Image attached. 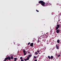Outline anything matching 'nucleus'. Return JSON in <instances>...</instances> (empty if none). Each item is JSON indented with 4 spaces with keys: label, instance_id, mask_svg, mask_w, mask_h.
<instances>
[{
    "label": "nucleus",
    "instance_id": "1",
    "mask_svg": "<svg viewBox=\"0 0 61 61\" xmlns=\"http://www.w3.org/2000/svg\"><path fill=\"white\" fill-rule=\"evenodd\" d=\"M39 4H41V5H42V6H44L45 5V6H46L47 5V3L45 5V4H46V3L45 2H44L43 1H39Z\"/></svg>",
    "mask_w": 61,
    "mask_h": 61
},
{
    "label": "nucleus",
    "instance_id": "2",
    "mask_svg": "<svg viewBox=\"0 0 61 61\" xmlns=\"http://www.w3.org/2000/svg\"><path fill=\"white\" fill-rule=\"evenodd\" d=\"M60 31H61V30H60L58 29L56 31V32L58 34V33H59V32H60Z\"/></svg>",
    "mask_w": 61,
    "mask_h": 61
},
{
    "label": "nucleus",
    "instance_id": "3",
    "mask_svg": "<svg viewBox=\"0 0 61 61\" xmlns=\"http://www.w3.org/2000/svg\"><path fill=\"white\" fill-rule=\"evenodd\" d=\"M9 57H6L5 59V60H4V61H6V60H7V59H8Z\"/></svg>",
    "mask_w": 61,
    "mask_h": 61
},
{
    "label": "nucleus",
    "instance_id": "4",
    "mask_svg": "<svg viewBox=\"0 0 61 61\" xmlns=\"http://www.w3.org/2000/svg\"><path fill=\"white\" fill-rule=\"evenodd\" d=\"M33 45H34V43H31L30 44V46H33Z\"/></svg>",
    "mask_w": 61,
    "mask_h": 61
},
{
    "label": "nucleus",
    "instance_id": "5",
    "mask_svg": "<svg viewBox=\"0 0 61 61\" xmlns=\"http://www.w3.org/2000/svg\"><path fill=\"white\" fill-rule=\"evenodd\" d=\"M56 49H59V48H58L59 47V46H58L57 44L56 45Z\"/></svg>",
    "mask_w": 61,
    "mask_h": 61
},
{
    "label": "nucleus",
    "instance_id": "6",
    "mask_svg": "<svg viewBox=\"0 0 61 61\" xmlns=\"http://www.w3.org/2000/svg\"><path fill=\"white\" fill-rule=\"evenodd\" d=\"M57 42L58 43H59V42H60V40H58L57 41Z\"/></svg>",
    "mask_w": 61,
    "mask_h": 61
},
{
    "label": "nucleus",
    "instance_id": "7",
    "mask_svg": "<svg viewBox=\"0 0 61 61\" xmlns=\"http://www.w3.org/2000/svg\"><path fill=\"white\" fill-rule=\"evenodd\" d=\"M44 41L45 42H48V40H44Z\"/></svg>",
    "mask_w": 61,
    "mask_h": 61
},
{
    "label": "nucleus",
    "instance_id": "8",
    "mask_svg": "<svg viewBox=\"0 0 61 61\" xmlns=\"http://www.w3.org/2000/svg\"><path fill=\"white\" fill-rule=\"evenodd\" d=\"M57 27H59H59H60V25L58 24H57Z\"/></svg>",
    "mask_w": 61,
    "mask_h": 61
},
{
    "label": "nucleus",
    "instance_id": "9",
    "mask_svg": "<svg viewBox=\"0 0 61 61\" xmlns=\"http://www.w3.org/2000/svg\"><path fill=\"white\" fill-rule=\"evenodd\" d=\"M40 38L41 39L42 38H43V36H42V35H41V36H40Z\"/></svg>",
    "mask_w": 61,
    "mask_h": 61
},
{
    "label": "nucleus",
    "instance_id": "10",
    "mask_svg": "<svg viewBox=\"0 0 61 61\" xmlns=\"http://www.w3.org/2000/svg\"><path fill=\"white\" fill-rule=\"evenodd\" d=\"M16 60H17V58H15L14 60V61H16Z\"/></svg>",
    "mask_w": 61,
    "mask_h": 61
},
{
    "label": "nucleus",
    "instance_id": "11",
    "mask_svg": "<svg viewBox=\"0 0 61 61\" xmlns=\"http://www.w3.org/2000/svg\"><path fill=\"white\" fill-rule=\"evenodd\" d=\"M8 57H9V58H8V60H11V58H10V57L8 56Z\"/></svg>",
    "mask_w": 61,
    "mask_h": 61
},
{
    "label": "nucleus",
    "instance_id": "12",
    "mask_svg": "<svg viewBox=\"0 0 61 61\" xmlns=\"http://www.w3.org/2000/svg\"><path fill=\"white\" fill-rule=\"evenodd\" d=\"M58 28H59L58 27H56V28L55 30H57V29H58Z\"/></svg>",
    "mask_w": 61,
    "mask_h": 61
},
{
    "label": "nucleus",
    "instance_id": "13",
    "mask_svg": "<svg viewBox=\"0 0 61 61\" xmlns=\"http://www.w3.org/2000/svg\"><path fill=\"white\" fill-rule=\"evenodd\" d=\"M23 52L24 53H26V51H25V50H24L23 51Z\"/></svg>",
    "mask_w": 61,
    "mask_h": 61
},
{
    "label": "nucleus",
    "instance_id": "14",
    "mask_svg": "<svg viewBox=\"0 0 61 61\" xmlns=\"http://www.w3.org/2000/svg\"><path fill=\"white\" fill-rule=\"evenodd\" d=\"M13 58H14L13 57V56H12L11 57V59H13Z\"/></svg>",
    "mask_w": 61,
    "mask_h": 61
},
{
    "label": "nucleus",
    "instance_id": "15",
    "mask_svg": "<svg viewBox=\"0 0 61 61\" xmlns=\"http://www.w3.org/2000/svg\"><path fill=\"white\" fill-rule=\"evenodd\" d=\"M35 54L36 55H37V54H38V53H37L36 51L35 52Z\"/></svg>",
    "mask_w": 61,
    "mask_h": 61
},
{
    "label": "nucleus",
    "instance_id": "16",
    "mask_svg": "<svg viewBox=\"0 0 61 61\" xmlns=\"http://www.w3.org/2000/svg\"><path fill=\"white\" fill-rule=\"evenodd\" d=\"M51 59H53V56H51Z\"/></svg>",
    "mask_w": 61,
    "mask_h": 61
},
{
    "label": "nucleus",
    "instance_id": "17",
    "mask_svg": "<svg viewBox=\"0 0 61 61\" xmlns=\"http://www.w3.org/2000/svg\"><path fill=\"white\" fill-rule=\"evenodd\" d=\"M48 58L49 59H50L51 58V57H50L49 56H48Z\"/></svg>",
    "mask_w": 61,
    "mask_h": 61
},
{
    "label": "nucleus",
    "instance_id": "18",
    "mask_svg": "<svg viewBox=\"0 0 61 61\" xmlns=\"http://www.w3.org/2000/svg\"><path fill=\"white\" fill-rule=\"evenodd\" d=\"M29 57H28L27 56V60H29Z\"/></svg>",
    "mask_w": 61,
    "mask_h": 61
},
{
    "label": "nucleus",
    "instance_id": "19",
    "mask_svg": "<svg viewBox=\"0 0 61 61\" xmlns=\"http://www.w3.org/2000/svg\"><path fill=\"white\" fill-rule=\"evenodd\" d=\"M24 60L25 61H27V59H24Z\"/></svg>",
    "mask_w": 61,
    "mask_h": 61
},
{
    "label": "nucleus",
    "instance_id": "20",
    "mask_svg": "<svg viewBox=\"0 0 61 61\" xmlns=\"http://www.w3.org/2000/svg\"><path fill=\"white\" fill-rule=\"evenodd\" d=\"M20 59L21 60L22 59H23V57H20Z\"/></svg>",
    "mask_w": 61,
    "mask_h": 61
},
{
    "label": "nucleus",
    "instance_id": "21",
    "mask_svg": "<svg viewBox=\"0 0 61 61\" xmlns=\"http://www.w3.org/2000/svg\"><path fill=\"white\" fill-rule=\"evenodd\" d=\"M28 57H30V55H29L28 56Z\"/></svg>",
    "mask_w": 61,
    "mask_h": 61
},
{
    "label": "nucleus",
    "instance_id": "22",
    "mask_svg": "<svg viewBox=\"0 0 61 61\" xmlns=\"http://www.w3.org/2000/svg\"><path fill=\"white\" fill-rule=\"evenodd\" d=\"M60 56V55H59L57 56L58 57H59Z\"/></svg>",
    "mask_w": 61,
    "mask_h": 61
},
{
    "label": "nucleus",
    "instance_id": "23",
    "mask_svg": "<svg viewBox=\"0 0 61 61\" xmlns=\"http://www.w3.org/2000/svg\"><path fill=\"white\" fill-rule=\"evenodd\" d=\"M24 55H26V52H25V53H24Z\"/></svg>",
    "mask_w": 61,
    "mask_h": 61
},
{
    "label": "nucleus",
    "instance_id": "24",
    "mask_svg": "<svg viewBox=\"0 0 61 61\" xmlns=\"http://www.w3.org/2000/svg\"><path fill=\"white\" fill-rule=\"evenodd\" d=\"M36 11H37V12H39V11L37 10H36Z\"/></svg>",
    "mask_w": 61,
    "mask_h": 61
},
{
    "label": "nucleus",
    "instance_id": "25",
    "mask_svg": "<svg viewBox=\"0 0 61 61\" xmlns=\"http://www.w3.org/2000/svg\"><path fill=\"white\" fill-rule=\"evenodd\" d=\"M30 42H29L28 44V45H30Z\"/></svg>",
    "mask_w": 61,
    "mask_h": 61
},
{
    "label": "nucleus",
    "instance_id": "26",
    "mask_svg": "<svg viewBox=\"0 0 61 61\" xmlns=\"http://www.w3.org/2000/svg\"><path fill=\"white\" fill-rule=\"evenodd\" d=\"M49 5H51V4L50 3H49Z\"/></svg>",
    "mask_w": 61,
    "mask_h": 61
},
{
    "label": "nucleus",
    "instance_id": "27",
    "mask_svg": "<svg viewBox=\"0 0 61 61\" xmlns=\"http://www.w3.org/2000/svg\"><path fill=\"white\" fill-rule=\"evenodd\" d=\"M39 42H40V41L39 40H38V43H39Z\"/></svg>",
    "mask_w": 61,
    "mask_h": 61
},
{
    "label": "nucleus",
    "instance_id": "28",
    "mask_svg": "<svg viewBox=\"0 0 61 61\" xmlns=\"http://www.w3.org/2000/svg\"><path fill=\"white\" fill-rule=\"evenodd\" d=\"M34 58H36V56H34Z\"/></svg>",
    "mask_w": 61,
    "mask_h": 61
},
{
    "label": "nucleus",
    "instance_id": "29",
    "mask_svg": "<svg viewBox=\"0 0 61 61\" xmlns=\"http://www.w3.org/2000/svg\"><path fill=\"white\" fill-rule=\"evenodd\" d=\"M21 61H24L22 59H21Z\"/></svg>",
    "mask_w": 61,
    "mask_h": 61
},
{
    "label": "nucleus",
    "instance_id": "30",
    "mask_svg": "<svg viewBox=\"0 0 61 61\" xmlns=\"http://www.w3.org/2000/svg\"><path fill=\"white\" fill-rule=\"evenodd\" d=\"M37 52H38V53H39V51H37Z\"/></svg>",
    "mask_w": 61,
    "mask_h": 61
},
{
    "label": "nucleus",
    "instance_id": "31",
    "mask_svg": "<svg viewBox=\"0 0 61 61\" xmlns=\"http://www.w3.org/2000/svg\"><path fill=\"white\" fill-rule=\"evenodd\" d=\"M28 53H29V54H30V52L29 51L28 52Z\"/></svg>",
    "mask_w": 61,
    "mask_h": 61
},
{
    "label": "nucleus",
    "instance_id": "32",
    "mask_svg": "<svg viewBox=\"0 0 61 61\" xmlns=\"http://www.w3.org/2000/svg\"><path fill=\"white\" fill-rule=\"evenodd\" d=\"M32 56V55H30V57H31Z\"/></svg>",
    "mask_w": 61,
    "mask_h": 61
},
{
    "label": "nucleus",
    "instance_id": "33",
    "mask_svg": "<svg viewBox=\"0 0 61 61\" xmlns=\"http://www.w3.org/2000/svg\"><path fill=\"white\" fill-rule=\"evenodd\" d=\"M34 61H37V60H35Z\"/></svg>",
    "mask_w": 61,
    "mask_h": 61
},
{
    "label": "nucleus",
    "instance_id": "34",
    "mask_svg": "<svg viewBox=\"0 0 61 61\" xmlns=\"http://www.w3.org/2000/svg\"><path fill=\"white\" fill-rule=\"evenodd\" d=\"M58 5V4L57 3L56 4V5Z\"/></svg>",
    "mask_w": 61,
    "mask_h": 61
},
{
    "label": "nucleus",
    "instance_id": "35",
    "mask_svg": "<svg viewBox=\"0 0 61 61\" xmlns=\"http://www.w3.org/2000/svg\"><path fill=\"white\" fill-rule=\"evenodd\" d=\"M27 51L26 52V53H27Z\"/></svg>",
    "mask_w": 61,
    "mask_h": 61
},
{
    "label": "nucleus",
    "instance_id": "36",
    "mask_svg": "<svg viewBox=\"0 0 61 61\" xmlns=\"http://www.w3.org/2000/svg\"><path fill=\"white\" fill-rule=\"evenodd\" d=\"M59 20L58 21H59Z\"/></svg>",
    "mask_w": 61,
    "mask_h": 61
}]
</instances>
